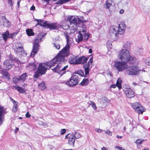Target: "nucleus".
Here are the masks:
<instances>
[{
  "mask_svg": "<svg viewBox=\"0 0 150 150\" xmlns=\"http://www.w3.org/2000/svg\"><path fill=\"white\" fill-rule=\"evenodd\" d=\"M67 20L70 22V25H72V26L74 27V25L76 27L80 24L81 21L77 16H70L67 18Z\"/></svg>",
  "mask_w": 150,
  "mask_h": 150,
  "instance_id": "obj_13",
  "label": "nucleus"
},
{
  "mask_svg": "<svg viewBox=\"0 0 150 150\" xmlns=\"http://www.w3.org/2000/svg\"><path fill=\"white\" fill-rule=\"evenodd\" d=\"M31 115L29 114L28 112H27L25 114V116L27 118H30L31 116Z\"/></svg>",
  "mask_w": 150,
  "mask_h": 150,
  "instance_id": "obj_50",
  "label": "nucleus"
},
{
  "mask_svg": "<svg viewBox=\"0 0 150 150\" xmlns=\"http://www.w3.org/2000/svg\"><path fill=\"white\" fill-rule=\"evenodd\" d=\"M105 132L106 134H108L110 136H111L112 135V132L108 129L106 131H105Z\"/></svg>",
  "mask_w": 150,
  "mask_h": 150,
  "instance_id": "obj_45",
  "label": "nucleus"
},
{
  "mask_svg": "<svg viewBox=\"0 0 150 150\" xmlns=\"http://www.w3.org/2000/svg\"><path fill=\"white\" fill-rule=\"evenodd\" d=\"M126 26L124 22H121L119 25V26L113 25L111 26L109 30L111 35H113L116 37H118V34H122L125 32Z\"/></svg>",
  "mask_w": 150,
  "mask_h": 150,
  "instance_id": "obj_2",
  "label": "nucleus"
},
{
  "mask_svg": "<svg viewBox=\"0 0 150 150\" xmlns=\"http://www.w3.org/2000/svg\"><path fill=\"white\" fill-rule=\"evenodd\" d=\"M64 63V62H57V63L54 66L51 67L48 65V66L50 68L52 67H54L57 65V66L55 67L52 69L55 72L60 74V76H62L63 74L65 73L66 71H65L67 69L68 67V65H67L63 67L62 64V63ZM45 64L47 65L46 63Z\"/></svg>",
  "mask_w": 150,
  "mask_h": 150,
  "instance_id": "obj_6",
  "label": "nucleus"
},
{
  "mask_svg": "<svg viewBox=\"0 0 150 150\" xmlns=\"http://www.w3.org/2000/svg\"><path fill=\"white\" fill-rule=\"evenodd\" d=\"M45 64L40 63L38 66V69L35 73L34 77L36 78H38L40 76H41L45 73L47 69L45 66Z\"/></svg>",
  "mask_w": 150,
  "mask_h": 150,
  "instance_id": "obj_9",
  "label": "nucleus"
},
{
  "mask_svg": "<svg viewBox=\"0 0 150 150\" xmlns=\"http://www.w3.org/2000/svg\"><path fill=\"white\" fill-rule=\"evenodd\" d=\"M20 81V80L19 79V77H14L13 78V83L15 84H16Z\"/></svg>",
  "mask_w": 150,
  "mask_h": 150,
  "instance_id": "obj_39",
  "label": "nucleus"
},
{
  "mask_svg": "<svg viewBox=\"0 0 150 150\" xmlns=\"http://www.w3.org/2000/svg\"><path fill=\"white\" fill-rule=\"evenodd\" d=\"M95 131L98 132H101L103 131V130L99 128H96L95 129Z\"/></svg>",
  "mask_w": 150,
  "mask_h": 150,
  "instance_id": "obj_48",
  "label": "nucleus"
},
{
  "mask_svg": "<svg viewBox=\"0 0 150 150\" xmlns=\"http://www.w3.org/2000/svg\"><path fill=\"white\" fill-rule=\"evenodd\" d=\"M64 36L66 37L67 42V44L65 46H66V47H68L70 48L72 43H73V39L66 33H64Z\"/></svg>",
  "mask_w": 150,
  "mask_h": 150,
  "instance_id": "obj_19",
  "label": "nucleus"
},
{
  "mask_svg": "<svg viewBox=\"0 0 150 150\" xmlns=\"http://www.w3.org/2000/svg\"><path fill=\"white\" fill-rule=\"evenodd\" d=\"M132 84L135 86H136L137 85V84L135 82H134L132 83Z\"/></svg>",
  "mask_w": 150,
  "mask_h": 150,
  "instance_id": "obj_63",
  "label": "nucleus"
},
{
  "mask_svg": "<svg viewBox=\"0 0 150 150\" xmlns=\"http://www.w3.org/2000/svg\"><path fill=\"white\" fill-rule=\"evenodd\" d=\"M131 43L129 41H126L124 42L123 46L125 49H129L131 47Z\"/></svg>",
  "mask_w": 150,
  "mask_h": 150,
  "instance_id": "obj_24",
  "label": "nucleus"
},
{
  "mask_svg": "<svg viewBox=\"0 0 150 150\" xmlns=\"http://www.w3.org/2000/svg\"><path fill=\"white\" fill-rule=\"evenodd\" d=\"M74 136V137L76 139H78L81 137V136L80 134L78 132H75L74 134H73Z\"/></svg>",
  "mask_w": 150,
  "mask_h": 150,
  "instance_id": "obj_38",
  "label": "nucleus"
},
{
  "mask_svg": "<svg viewBox=\"0 0 150 150\" xmlns=\"http://www.w3.org/2000/svg\"><path fill=\"white\" fill-rule=\"evenodd\" d=\"M124 12V10L123 9H121L120 11V13L121 14H122Z\"/></svg>",
  "mask_w": 150,
  "mask_h": 150,
  "instance_id": "obj_55",
  "label": "nucleus"
},
{
  "mask_svg": "<svg viewBox=\"0 0 150 150\" xmlns=\"http://www.w3.org/2000/svg\"><path fill=\"white\" fill-rule=\"evenodd\" d=\"M21 0H18L17 1V5L18 7L20 5V2Z\"/></svg>",
  "mask_w": 150,
  "mask_h": 150,
  "instance_id": "obj_57",
  "label": "nucleus"
},
{
  "mask_svg": "<svg viewBox=\"0 0 150 150\" xmlns=\"http://www.w3.org/2000/svg\"><path fill=\"white\" fill-rule=\"evenodd\" d=\"M70 48L68 47H65L60 51L59 53L55 58L52 59L51 61L46 63L47 65L50 66H54L57 62H64L65 57L69 56L70 54Z\"/></svg>",
  "mask_w": 150,
  "mask_h": 150,
  "instance_id": "obj_1",
  "label": "nucleus"
},
{
  "mask_svg": "<svg viewBox=\"0 0 150 150\" xmlns=\"http://www.w3.org/2000/svg\"><path fill=\"white\" fill-rule=\"evenodd\" d=\"M77 29L79 32V33L77 38H76V41L79 42L83 40H84L85 41L88 40L89 35L87 33L86 28L78 26Z\"/></svg>",
  "mask_w": 150,
  "mask_h": 150,
  "instance_id": "obj_4",
  "label": "nucleus"
},
{
  "mask_svg": "<svg viewBox=\"0 0 150 150\" xmlns=\"http://www.w3.org/2000/svg\"><path fill=\"white\" fill-rule=\"evenodd\" d=\"M88 60V58L84 56H82L80 57H78V60H79L80 62V63H78V64H80L81 63L83 64L85 63Z\"/></svg>",
  "mask_w": 150,
  "mask_h": 150,
  "instance_id": "obj_23",
  "label": "nucleus"
},
{
  "mask_svg": "<svg viewBox=\"0 0 150 150\" xmlns=\"http://www.w3.org/2000/svg\"><path fill=\"white\" fill-rule=\"evenodd\" d=\"M116 137L117 138H120V139H121L122 138V136H119L118 135H117Z\"/></svg>",
  "mask_w": 150,
  "mask_h": 150,
  "instance_id": "obj_60",
  "label": "nucleus"
},
{
  "mask_svg": "<svg viewBox=\"0 0 150 150\" xmlns=\"http://www.w3.org/2000/svg\"><path fill=\"white\" fill-rule=\"evenodd\" d=\"M17 33H13L12 34H9V38H14L15 36L16 35Z\"/></svg>",
  "mask_w": 150,
  "mask_h": 150,
  "instance_id": "obj_43",
  "label": "nucleus"
},
{
  "mask_svg": "<svg viewBox=\"0 0 150 150\" xmlns=\"http://www.w3.org/2000/svg\"><path fill=\"white\" fill-rule=\"evenodd\" d=\"M26 32L27 35L29 36L33 35L34 33L33 32L32 29H27L26 30Z\"/></svg>",
  "mask_w": 150,
  "mask_h": 150,
  "instance_id": "obj_34",
  "label": "nucleus"
},
{
  "mask_svg": "<svg viewBox=\"0 0 150 150\" xmlns=\"http://www.w3.org/2000/svg\"><path fill=\"white\" fill-rule=\"evenodd\" d=\"M101 150H107V148L105 147H103L101 148Z\"/></svg>",
  "mask_w": 150,
  "mask_h": 150,
  "instance_id": "obj_59",
  "label": "nucleus"
},
{
  "mask_svg": "<svg viewBox=\"0 0 150 150\" xmlns=\"http://www.w3.org/2000/svg\"><path fill=\"white\" fill-rule=\"evenodd\" d=\"M125 92L127 97L128 98H132L135 95L134 92L130 88L126 89L125 90Z\"/></svg>",
  "mask_w": 150,
  "mask_h": 150,
  "instance_id": "obj_18",
  "label": "nucleus"
},
{
  "mask_svg": "<svg viewBox=\"0 0 150 150\" xmlns=\"http://www.w3.org/2000/svg\"><path fill=\"white\" fill-rule=\"evenodd\" d=\"M37 65L34 63H30L27 66V67L29 68L30 71H32L35 69Z\"/></svg>",
  "mask_w": 150,
  "mask_h": 150,
  "instance_id": "obj_27",
  "label": "nucleus"
},
{
  "mask_svg": "<svg viewBox=\"0 0 150 150\" xmlns=\"http://www.w3.org/2000/svg\"><path fill=\"white\" fill-rule=\"evenodd\" d=\"M109 100L107 99V98L105 97H104L102 99V101L103 103H106L107 104L109 102Z\"/></svg>",
  "mask_w": 150,
  "mask_h": 150,
  "instance_id": "obj_40",
  "label": "nucleus"
},
{
  "mask_svg": "<svg viewBox=\"0 0 150 150\" xmlns=\"http://www.w3.org/2000/svg\"><path fill=\"white\" fill-rule=\"evenodd\" d=\"M8 4L10 5V6L12 7L13 4V1H12V0H8Z\"/></svg>",
  "mask_w": 150,
  "mask_h": 150,
  "instance_id": "obj_47",
  "label": "nucleus"
},
{
  "mask_svg": "<svg viewBox=\"0 0 150 150\" xmlns=\"http://www.w3.org/2000/svg\"><path fill=\"white\" fill-rule=\"evenodd\" d=\"M108 76L109 78H111L112 76H111V72H109L108 74Z\"/></svg>",
  "mask_w": 150,
  "mask_h": 150,
  "instance_id": "obj_54",
  "label": "nucleus"
},
{
  "mask_svg": "<svg viewBox=\"0 0 150 150\" xmlns=\"http://www.w3.org/2000/svg\"><path fill=\"white\" fill-rule=\"evenodd\" d=\"M80 72L81 73L80 74L81 76H82L84 75L83 71L82 70H81Z\"/></svg>",
  "mask_w": 150,
  "mask_h": 150,
  "instance_id": "obj_56",
  "label": "nucleus"
},
{
  "mask_svg": "<svg viewBox=\"0 0 150 150\" xmlns=\"http://www.w3.org/2000/svg\"><path fill=\"white\" fill-rule=\"evenodd\" d=\"M132 107L135 111L139 114H142L143 112L145 111V109L142 106L140 103L137 102L133 103L132 105Z\"/></svg>",
  "mask_w": 150,
  "mask_h": 150,
  "instance_id": "obj_14",
  "label": "nucleus"
},
{
  "mask_svg": "<svg viewBox=\"0 0 150 150\" xmlns=\"http://www.w3.org/2000/svg\"><path fill=\"white\" fill-rule=\"evenodd\" d=\"M69 63L71 64H76L80 63V62L78 60V57L74 55H72L68 59Z\"/></svg>",
  "mask_w": 150,
  "mask_h": 150,
  "instance_id": "obj_15",
  "label": "nucleus"
},
{
  "mask_svg": "<svg viewBox=\"0 0 150 150\" xmlns=\"http://www.w3.org/2000/svg\"><path fill=\"white\" fill-rule=\"evenodd\" d=\"M14 105L12 108V111L13 112H16L17 110L18 103L17 102H15V103H13Z\"/></svg>",
  "mask_w": 150,
  "mask_h": 150,
  "instance_id": "obj_36",
  "label": "nucleus"
},
{
  "mask_svg": "<svg viewBox=\"0 0 150 150\" xmlns=\"http://www.w3.org/2000/svg\"><path fill=\"white\" fill-rule=\"evenodd\" d=\"M79 82L78 76L77 75L73 76L70 78L69 81L67 82L64 81L62 83H64L69 86H73L77 85Z\"/></svg>",
  "mask_w": 150,
  "mask_h": 150,
  "instance_id": "obj_11",
  "label": "nucleus"
},
{
  "mask_svg": "<svg viewBox=\"0 0 150 150\" xmlns=\"http://www.w3.org/2000/svg\"><path fill=\"white\" fill-rule=\"evenodd\" d=\"M69 0H58L56 3L57 4H62L64 3L68 2Z\"/></svg>",
  "mask_w": 150,
  "mask_h": 150,
  "instance_id": "obj_37",
  "label": "nucleus"
},
{
  "mask_svg": "<svg viewBox=\"0 0 150 150\" xmlns=\"http://www.w3.org/2000/svg\"><path fill=\"white\" fill-rule=\"evenodd\" d=\"M45 34L44 35H42L41 33H39L37 36L33 44V50L30 55V57H33L37 53L39 49L38 42L41 41V39L45 36Z\"/></svg>",
  "mask_w": 150,
  "mask_h": 150,
  "instance_id": "obj_8",
  "label": "nucleus"
},
{
  "mask_svg": "<svg viewBox=\"0 0 150 150\" xmlns=\"http://www.w3.org/2000/svg\"><path fill=\"white\" fill-rule=\"evenodd\" d=\"M0 73H1L5 78H7L8 80L10 79L9 75L8 72L3 70V69L0 66Z\"/></svg>",
  "mask_w": 150,
  "mask_h": 150,
  "instance_id": "obj_21",
  "label": "nucleus"
},
{
  "mask_svg": "<svg viewBox=\"0 0 150 150\" xmlns=\"http://www.w3.org/2000/svg\"><path fill=\"white\" fill-rule=\"evenodd\" d=\"M115 148L116 149H118L119 150H122V149H123L122 147L118 146H115Z\"/></svg>",
  "mask_w": 150,
  "mask_h": 150,
  "instance_id": "obj_49",
  "label": "nucleus"
},
{
  "mask_svg": "<svg viewBox=\"0 0 150 150\" xmlns=\"http://www.w3.org/2000/svg\"><path fill=\"white\" fill-rule=\"evenodd\" d=\"M144 141V139L140 140V139H137L136 140V142L137 144H141L142 143V142Z\"/></svg>",
  "mask_w": 150,
  "mask_h": 150,
  "instance_id": "obj_44",
  "label": "nucleus"
},
{
  "mask_svg": "<svg viewBox=\"0 0 150 150\" xmlns=\"http://www.w3.org/2000/svg\"><path fill=\"white\" fill-rule=\"evenodd\" d=\"M37 21L38 22V25L39 24L41 26L49 28L50 29H58V28L62 27L64 26L62 23L63 21L61 22L59 25L57 23H52L47 21L43 22V21L41 20H38Z\"/></svg>",
  "mask_w": 150,
  "mask_h": 150,
  "instance_id": "obj_3",
  "label": "nucleus"
},
{
  "mask_svg": "<svg viewBox=\"0 0 150 150\" xmlns=\"http://www.w3.org/2000/svg\"><path fill=\"white\" fill-rule=\"evenodd\" d=\"M39 88L43 90L46 88L45 83L44 82H42L39 83L38 85Z\"/></svg>",
  "mask_w": 150,
  "mask_h": 150,
  "instance_id": "obj_35",
  "label": "nucleus"
},
{
  "mask_svg": "<svg viewBox=\"0 0 150 150\" xmlns=\"http://www.w3.org/2000/svg\"><path fill=\"white\" fill-rule=\"evenodd\" d=\"M66 132V129H62L61 130V133L62 134H64Z\"/></svg>",
  "mask_w": 150,
  "mask_h": 150,
  "instance_id": "obj_51",
  "label": "nucleus"
},
{
  "mask_svg": "<svg viewBox=\"0 0 150 150\" xmlns=\"http://www.w3.org/2000/svg\"><path fill=\"white\" fill-rule=\"evenodd\" d=\"M9 33L8 31H6L5 32L3 33L2 36L4 41H6L8 38H9Z\"/></svg>",
  "mask_w": 150,
  "mask_h": 150,
  "instance_id": "obj_28",
  "label": "nucleus"
},
{
  "mask_svg": "<svg viewBox=\"0 0 150 150\" xmlns=\"http://www.w3.org/2000/svg\"><path fill=\"white\" fill-rule=\"evenodd\" d=\"M92 62L93 59L91 58L89 59L88 63H86L83 65V67L84 68L85 72V74L86 76L89 74V67H90L89 63H92Z\"/></svg>",
  "mask_w": 150,
  "mask_h": 150,
  "instance_id": "obj_17",
  "label": "nucleus"
},
{
  "mask_svg": "<svg viewBox=\"0 0 150 150\" xmlns=\"http://www.w3.org/2000/svg\"><path fill=\"white\" fill-rule=\"evenodd\" d=\"M122 80L120 78H119L117 81L116 84L117 85V86L118 87L119 89H120L122 88Z\"/></svg>",
  "mask_w": 150,
  "mask_h": 150,
  "instance_id": "obj_33",
  "label": "nucleus"
},
{
  "mask_svg": "<svg viewBox=\"0 0 150 150\" xmlns=\"http://www.w3.org/2000/svg\"><path fill=\"white\" fill-rule=\"evenodd\" d=\"M145 64L148 66H150V57L147 58L145 60Z\"/></svg>",
  "mask_w": 150,
  "mask_h": 150,
  "instance_id": "obj_41",
  "label": "nucleus"
},
{
  "mask_svg": "<svg viewBox=\"0 0 150 150\" xmlns=\"http://www.w3.org/2000/svg\"><path fill=\"white\" fill-rule=\"evenodd\" d=\"M13 48L19 56L22 55L23 54L25 55L26 54H25L23 47L20 44L18 43H15L13 45Z\"/></svg>",
  "mask_w": 150,
  "mask_h": 150,
  "instance_id": "obj_12",
  "label": "nucleus"
},
{
  "mask_svg": "<svg viewBox=\"0 0 150 150\" xmlns=\"http://www.w3.org/2000/svg\"><path fill=\"white\" fill-rule=\"evenodd\" d=\"M35 9V7L33 5L30 8V10H34Z\"/></svg>",
  "mask_w": 150,
  "mask_h": 150,
  "instance_id": "obj_53",
  "label": "nucleus"
},
{
  "mask_svg": "<svg viewBox=\"0 0 150 150\" xmlns=\"http://www.w3.org/2000/svg\"><path fill=\"white\" fill-rule=\"evenodd\" d=\"M13 87L20 93H23L25 92V90L23 88L18 86H15Z\"/></svg>",
  "mask_w": 150,
  "mask_h": 150,
  "instance_id": "obj_26",
  "label": "nucleus"
},
{
  "mask_svg": "<svg viewBox=\"0 0 150 150\" xmlns=\"http://www.w3.org/2000/svg\"><path fill=\"white\" fill-rule=\"evenodd\" d=\"M114 65L118 71H122L126 70L128 65L127 63L125 62L117 61L115 62Z\"/></svg>",
  "mask_w": 150,
  "mask_h": 150,
  "instance_id": "obj_10",
  "label": "nucleus"
},
{
  "mask_svg": "<svg viewBox=\"0 0 150 150\" xmlns=\"http://www.w3.org/2000/svg\"><path fill=\"white\" fill-rule=\"evenodd\" d=\"M75 141V138L73 134L70 135L68 139V143L70 145L74 146V143Z\"/></svg>",
  "mask_w": 150,
  "mask_h": 150,
  "instance_id": "obj_22",
  "label": "nucleus"
},
{
  "mask_svg": "<svg viewBox=\"0 0 150 150\" xmlns=\"http://www.w3.org/2000/svg\"><path fill=\"white\" fill-rule=\"evenodd\" d=\"M1 18L3 20V25L4 27H9L11 26V22L7 20L5 16H2L1 17Z\"/></svg>",
  "mask_w": 150,
  "mask_h": 150,
  "instance_id": "obj_20",
  "label": "nucleus"
},
{
  "mask_svg": "<svg viewBox=\"0 0 150 150\" xmlns=\"http://www.w3.org/2000/svg\"><path fill=\"white\" fill-rule=\"evenodd\" d=\"M92 50L91 49H90L89 50V52L90 53H92Z\"/></svg>",
  "mask_w": 150,
  "mask_h": 150,
  "instance_id": "obj_64",
  "label": "nucleus"
},
{
  "mask_svg": "<svg viewBox=\"0 0 150 150\" xmlns=\"http://www.w3.org/2000/svg\"><path fill=\"white\" fill-rule=\"evenodd\" d=\"M91 106L95 110H96L97 109V107L95 103L94 102H92L91 104Z\"/></svg>",
  "mask_w": 150,
  "mask_h": 150,
  "instance_id": "obj_46",
  "label": "nucleus"
},
{
  "mask_svg": "<svg viewBox=\"0 0 150 150\" xmlns=\"http://www.w3.org/2000/svg\"><path fill=\"white\" fill-rule=\"evenodd\" d=\"M118 58L121 60L127 63L131 59V56L129 51L126 49H121L118 54Z\"/></svg>",
  "mask_w": 150,
  "mask_h": 150,
  "instance_id": "obj_5",
  "label": "nucleus"
},
{
  "mask_svg": "<svg viewBox=\"0 0 150 150\" xmlns=\"http://www.w3.org/2000/svg\"><path fill=\"white\" fill-rule=\"evenodd\" d=\"M141 71L140 67L137 66H127L126 71L127 75L131 76L138 75Z\"/></svg>",
  "mask_w": 150,
  "mask_h": 150,
  "instance_id": "obj_7",
  "label": "nucleus"
},
{
  "mask_svg": "<svg viewBox=\"0 0 150 150\" xmlns=\"http://www.w3.org/2000/svg\"><path fill=\"white\" fill-rule=\"evenodd\" d=\"M112 1L107 0L104 4V6L106 8H109L112 5Z\"/></svg>",
  "mask_w": 150,
  "mask_h": 150,
  "instance_id": "obj_29",
  "label": "nucleus"
},
{
  "mask_svg": "<svg viewBox=\"0 0 150 150\" xmlns=\"http://www.w3.org/2000/svg\"><path fill=\"white\" fill-rule=\"evenodd\" d=\"M19 130V128H16L15 130V132L16 133Z\"/></svg>",
  "mask_w": 150,
  "mask_h": 150,
  "instance_id": "obj_62",
  "label": "nucleus"
},
{
  "mask_svg": "<svg viewBox=\"0 0 150 150\" xmlns=\"http://www.w3.org/2000/svg\"><path fill=\"white\" fill-rule=\"evenodd\" d=\"M10 98L11 99V100L12 101V102L13 103H15V102H17L15 100H14L11 97H10Z\"/></svg>",
  "mask_w": 150,
  "mask_h": 150,
  "instance_id": "obj_58",
  "label": "nucleus"
},
{
  "mask_svg": "<svg viewBox=\"0 0 150 150\" xmlns=\"http://www.w3.org/2000/svg\"><path fill=\"white\" fill-rule=\"evenodd\" d=\"M54 47V46L56 48L57 50H59L60 48V46L59 44L58 43H53Z\"/></svg>",
  "mask_w": 150,
  "mask_h": 150,
  "instance_id": "obj_42",
  "label": "nucleus"
},
{
  "mask_svg": "<svg viewBox=\"0 0 150 150\" xmlns=\"http://www.w3.org/2000/svg\"><path fill=\"white\" fill-rule=\"evenodd\" d=\"M131 62L132 64H137L138 63V61L135 57H131Z\"/></svg>",
  "mask_w": 150,
  "mask_h": 150,
  "instance_id": "obj_32",
  "label": "nucleus"
},
{
  "mask_svg": "<svg viewBox=\"0 0 150 150\" xmlns=\"http://www.w3.org/2000/svg\"><path fill=\"white\" fill-rule=\"evenodd\" d=\"M4 67L6 69L9 70L10 69L13 65V61L11 59H7L4 63Z\"/></svg>",
  "mask_w": 150,
  "mask_h": 150,
  "instance_id": "obj_16",
  "label": "nucleus"
},
{
  "mask_svg": "<svg viewBox=\"0 0 150 150\" xmlns=\"http://www.w3.org/2000/svg\"><path fill=\"white\" fill-rule=\"evenodd\" d=\"M117 86V85L116 84L112 85H111V86H110V88H115Z\"/></svg>",
  "mask_w": 150,
  "mask_h": 150,
  "instance_id": "obj_52",
  "label": "nucleus"
},
{
  "mask_svg": "<svg viewBox=\"0 0 150 150\" xmlns=\"http://www.w3.org/2000/svg\"><path fill=\"white\" fill-rule=\"evenodd\" d=\"M4 116H3V119H2V120H0V125H1V124H2V121H3V119H4Z\"/></svg>",
  "mask_w": 150,
  "mask_h": 150,
  "instance_id": "obj_61",
  "label": "nucleus"
},
{
  "mask_svg": "<svg viewBox=\"0 0 150 150\" xmlns=\"http://www.w3.org/2000/svg\"><path fill=\"white\" fill-rule=\"evenodd\" d=\"M89 83V80L87 79H83L82 81L80 83L82 86H86L88 85Z\"/></svg>",
  "mask_w": 150,
  "mask_h": 150,
  "instance_id": "obj_30",
  "label": "nucleus"
},
{
  "mask_svg": "<svg viewBox=\"0 0 150 150\" xmlns=\"http://www.w3.org/2000/svg\"><path fill=\"white\" fill-rule=\"evenodd\" d=\"M27 76V73H24L19 77V79L21 81L23 82L25 80Z\"/></svg>",
  "mask_w": 150,
  "mask_h": 150,
  "instance_id": "obj_31",
  "label": "nucleus"
},
{
  "mask_svg": "<svg viewBox=\"0 0 150 150\" xmlns=\"http://www.w3.org/2000/svg\"><path fill=\"white\" fill-rule=\"evenodd\" d=\"M5 110H4V108L0 106V120H2L3 118V116H4L6 114Z\"/></svg>",
  "mask_w": 150,
  "mask_h": 150,
  "instance_id": "obj_25",
  "label": "nucleus"
}]
</instances>
